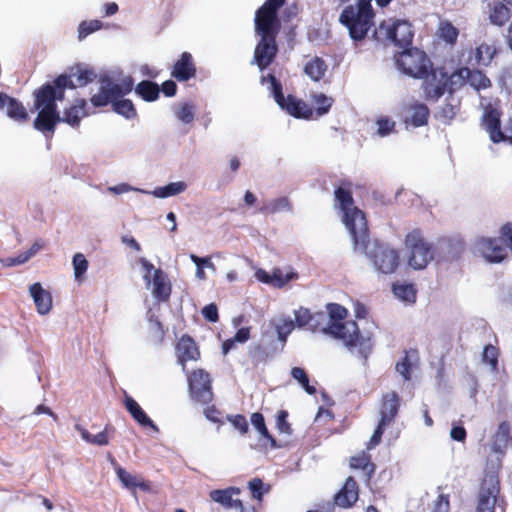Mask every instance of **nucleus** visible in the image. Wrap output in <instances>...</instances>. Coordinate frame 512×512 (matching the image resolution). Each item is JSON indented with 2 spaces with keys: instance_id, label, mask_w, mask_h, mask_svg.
<instances>
[{
  "instance_id": "nucleus-1",
  "label": "nucleus",
  "mask_w": 512,
  "mask_h": 512,
  "mask_svg": "<svg viewBox=\"0 0 512 512\" xmlns=\"http://www.w3.org/2000/svg\"><path fill=\"white\" fill-rule=\"evenodd\" d=\"M286 0H266L255 13V32L260 37L254 50V63L265 70L276 58L278 45L276 38L281 30L278 10Z\"/></svg>"
},
{
  "instance_id": "nucleus-2",
  "label": "nucleus",
  "mask_w": 512,
  "mask_h": 512,
  "mask_svg": "<svg viewBox=\"0 0 512 512\" xmlns=\"http://www.w3.org/2000/svg\"><path fill=\"white\" fill-rule=\"evenodd\" d=\"M69 84L65 77H56L34 91V107L39 110L33 122L36 130L52 137L57 124L61 123L56 101L64 100L66 86Z\"/></svg>"
},
{
  "instance_id": "nucleus-3",
  "label": "nucleus",
  "mask_w": 512,
  "mask_h": 512,
  "mask_svg": "<svg viewBox=\"0 0 512 512\" xmlns=\"http://www.w3.org/2000/svg\"><path fill=\"white\" fill-rule=\"evenodd\" d=\"M329 323L323 331L330 336L342 340L349 349L357 348L359 354L366 360L373 348L370 336H363L357 323L353 320L344 321L348 315L345 307L337 303L327 305Z\"/></svg>"
},
{
  "instance_id": "nucleus-4",
  "label": "nucleus",
  "mask_w": 512,
  "mask_h": 512,
  "mask_svg": "<svg viewBox=\"0 0 512 512\" xmlns=\"http://www.w3.org/2000/svg\"><path fill=\"white\" fill-rule=\"evenodd\" d=\"M134 88L132 76H125L120 83H115L109 76L100 78V88L97 94L90 98L91 104L96 107H105L112 104L113 111L126 119L136 117L137 111L133 102L129 99H119L129 94Z\"/></svg>"
},
{
  "instance_id": "nucleus-5",
  "label": "nucleus",
  "mask_w": 512,
  "mask_h": 512,
  "mask_svg": "<svg viewBox=\"0 0 512 512\" xmlns=\"http://www.w3.org/2000/svg\"><path fill=\"white\" fill-rule=\"evenodd\" d=\"M335 199L343 211V222L353 239L354 250L366 251L369 228L365 214L355 207L350 183H343L335 192Z\"/></svg>"
},
{
  "instance_id": "nucleus-6",
  "label": "nucleus",
  "mask_w": 512,
  "mask_h": 512,
  "mask_svg": "<svg viewBox=\"0 0 512 512\" xmlns=\"http://www.w3.org/2000/svg\"><path fill=\"white\" fill-rule=\"evenodd\" d=\"M372 0H356L347 5L339 16V22L347 28L350 38L355 42L364 40L374 25L375 12Z\"/></svg>"
},
{
  "instance_id": "nucleus-7",
  "label": "nucleus",
  "mask_w": 512,
  "mask_h": 512,
  "mask_svg": "<svg viewBox=\"0 0 512 512\" xmlns=\"http://www.w3.org/2000/svg\"><path fill=\"white\" fill-rule=\"evenodd\" d=\"M404 245L407 250L408 265L415 270L426 268L435 257L434 244L424 237L420 229L410 231L405 237Z\"/></svg>"
},
{
  "instance_id": "nucleus-8",
  "label": "nucleus",
  "mask_w": 512,
  "mask_h": 512,
  "mask_svg": "<svg viewBox=\"0 0 512 512\" xmlns=\"http://www.w3.org/2000/svg\"><path fill=\"white\" fill-rule=\"evenodd\" d=\"M373 37L384 44L407 48L412 44L414 31L412 24L407 20L388 19L375 28Z\"/></svg>"
},
{
  "instance_id": "nucleus-9",
  "label": "nucleus",
  "mask_w": 512,
  "mask_h": 512,
  "mask_svg": "<svg viewBox=\"0 0 512 512\" xmlns=\"http://www.w3.org/2000/svg\"><path fill=\"white\" fill-rule=\"evenodd\" d=\"M266 82L270 83V90L281 109L295 118L310 119L312 117L313 110L306 102L291 94L287 97L284 96L282 84L274 74L263 75L261 83L265 84Z\"/></svg>"
},
{
  "instance_id": "nucleus-10",
  "label": "nucleus",
  "mask_w": 512,
  "mask_h": 512,
  "mask_svg": "<svg viewBox=\"0 0 512 512\" xmlns=\"http://www.w3.org/2000/svg\"><path fill=\"white\" fill-rule=\"evenodd\" d=\"M398 68L413 78H423L431 70L432 62L427 54L416 47H407L395 56Z\"/></svg>"
},
{
  "instance_id": "nucleus-11",
  "label": "nucleus",
  "mask_w": 512,
  "mask_h": 512,
  "mask_svg": "<svg viewBox=\"0 0 512 512\" xmlns=\"http://www.w3.org/2000/svg\"><path fill=\"white\" fill-rule=\"evenodd\" d=\"M370 242L366 251L357 250L369 257L375 269L382 274H392L396 272L400 265V253L398 250L388 245L375 243L372 250H369Z\"/></svg>"
},
{
  "instance_id": "nucleus-12",
  "label": "nucleus",
  "mask_w": 512,
  "mask_h": 512,
  "mask_svg": "<svg viewBox=\"0 0 512 512\" xmlns=\"http://www.w3.org/2000/svg\"><path fill=\"white\" fill-rule=\"evenodd\" d=\"M140 264L145 270L143 278L146 284L152 283L153 285L154 298L159 302H167L172 292V286L166 273L160 268L154 269V265L145 258L140 259Z\"/></svg>"
},
{
  "instance_id": "nucleus-13",
  "label": "nucleus",
  "mask_w": 512,
  "mask_h": 512,
  "mask_svg": "<svg viewBox=\"0 0 512 512\" xmlns=\"http://www.w3.org/2000/svg\"><path fill=\"white\" fill-rule=\"evenodd\" d=\"M500 494V481L497 474L487 472L480 483L475 512H495Z\"/></svg>"
},
{
  "instance_id": "nucleus-14",
  "label": "nucleus",
  "mask_w": 512,
  "mask_h": 512,
  "mask_svg": "<svg viewBox=\"0 0 512 512\" xmlns=\"http://www.w3.org/2000/svg\"><path fill=\"white\" fill-rule=\"evenodd\" d=\"M188 388L191 398L201 404H209L213 400L212 380L204 369H195L188 374Z\"/></svg>"
},
{
  "instance_id": "nucleus-15",
  "label": "nucleus",
  "mask_w": 512,
  "mask_h": 512,
  "mask_svg": "<svg viewBox=\"0 0 512 512\" xmlns=\"http://www.w3.org/2000/svg\"><path fill=\"white\" fill-rule=\"evenodd\" d=\"M421 79L423 80L421 88L424 98L428 101L436 102L445 92H449V79L446 71L433 69L432 66L427 76Z\"/></svg>"
},
{
  "instance_id": "nucleus-16",
  "label": "nucleus",
  "mask_w": 512,
  "mask_h": 512,
  "mask_svg": "<svg viewBox=\"0 0 512 512\" xmlns=\"http://www.w3.org/2000/svg\"><path fill=\"white\" fill-rule=\"evenodd\" d=\"M475 244L479 253L490 263H501L507 258V248L499 238L480 237Z\"/></svg>"
},
{
  "instance_id": "nucleus-17",
  "label": "nucleus",
  "mask_w": 512,
  "mask_h": 512,
  "mask_svg": "<svg viewBox=\"0 0 512 512\" xmlns=\"http://www.w3.org/2000/svg\"><path fill=\"white\" fill-rule=\"evenodd\" d=\"M401 406V397L395 391H389L382 395L379 404V422L391 425L398 416Z\"/></svg>"
},
{
  "instance_id": "nucleus-18",
  "label": "nucleus",
  "mask_w": 512,
  "mask_h": 512,
  "mask_svg": "<svg viewBox=\"0 0 512 512\" xmlns=\"http://www.w3.org/2000/svg\"><path fill=\"white\" fill-rule=\"evenodd\" d=\"M405 116L403 122L405 125L413 127H422L428 124L430 110L428 106L419 101H414L403 107Z\"/></svg>"
},
{
  "instance_id": "nucleus-19",
  "label": "nucleus",
  "mask_w": 512,
  "mask_h": 512,
  "mask_svg": "<svg viewBox=\"0 0 512 512\" xmlns=\"http://www.w3.org/2000/svg\"><path fill=\"white\" fill-rule=\"evenodd\" d=\"M197 73L193 56L189 52H183L171 69V76L179 82H187L194 78Z\"/></svg>"
},
{
  "instance_id": "nucleus-20",
  "label": "nucleus",
  "mask_w": 512,
  "mask_h": 512,
  "mask_svg": "<svg viewBox=\"0 0 512 512\" xmlns=\"http://www.w3.org/2000/svg\"><path fill=\"white\" fill-rule=\"evenodd\" d=\"M175 350L178 363L181 364L184 371L188 361H197L200 358V351L195 340L187 334L181 336Z\"/></svg>"
},
{
  "instance_id": "nucleus-21",
  "label": "nucleus",
  "mask_w": 512,
  "mask_h": 512,
  "mask_svg": "<svg viewBox=\"0 0 512 512\" xmlns=\"http://www.w3.org/2000/svg\"><path fill=\"white\" fill-rule=\"evenodd\" d=\"M359 498V486L354 477L349 476L343 487L335 494L334 503L341 508H351Z\"/></svg>"
},
{
  "instance_id": "nucleus-22",
  "label": "nucleus",
  "mask_w": 512,
  "mask_h": 512,
  "mask_svg": "<svg viewBox=\"0 0 512 512\" xmlns=\"http://www.w3.org/2000/svg\"><path fill=\"white\" fill-rule=\"evenodd\" d=\"M482 126L489 133L493 143H500L505 139L501 130V112L498 109L489 108L484 112Z\"/></svg>"
},
{
  "instance_id": "nucleus-23",
  "label": "nucleus",
  "mask_w": 512,
  "mask_h": 512,
  "mask_svg": "<svg viewBox=\"0 0 512 512\" xmlns=\"http://www.w3.org/2000/svg\"><path fill=\"white\" fill-rule=\"evenodd\" d=\"M58 77H65L67 82L70 83L69 86H66V89H75L92 83L97 75L93 69L76 65L70 69L69 74H60Z\"/></svg>"
},
{
  "instance_id": "nucleus-24",
  "label": "nucleus",
  "mask_w": 512,
  "mask_h": 512,
  "mask_svg": "<svg viewBox=\"0 0 512 512\" xmlns=\"http://www.w3.org/2000/svg\"><path fill=\"white\" fill-rule=\"evenodd\" d=\"M111 463L115 466L116 474L122 485L128 489L135 490L139 488L141 491L150 492L151 484L149 481L144 480L142 477L132 475L127 472L124 468L117 464L115 458L109 453L108 454Z\"/></svg>"
},
{
  "instance_id": "nucleus-25",
  "label": "nucleus",
  "mask_w": 512,
  "mask_h": 512,
  "mask_svg": "<svg viewBox=\"0 0 512 512\" xmlns=\"http://www.w3.org/2000/svg\"><path fill=\"white\" fill-rule=\"evenodd\" d=\"M240 489L237 487H228L225 489H215L210 491L209 497L212 501L219 503L226 509L236 508L243 510V503L239 499H233L234 495H239Z\"/></svg>"
},
{
  "instance_id": "nucleus-26",
  "label": "nucleus",
  "mask_w": 512,
  "mask_h": 512,
  "mask_svg": "<svg viewBox=\"0 0 512 512\" xmlns=\"http://www.w3.org/2000/svg\"><path fill=\"white\" fill-rule=\"evenodd\" d=\"M7 105V115L9 118L25 123L29 120V115L24 105L16 98L10 97L0 91V109Z\"/></svg>"
},
{
  "instance_id": "nucleus-27",
  "label": "nucleus",
  "mask_w": 512,
  "mask_h": 512,
  "mask_svg": "<svg viewBox=\"0 0 512 512\" xmlns=\"http://www.w3.org/2000/svg\"><path fill=\"white\" fill-rule=\"evenodd\" d=\"M86 106L87 101L85 99H76L73 105L64 110L63 116H60L61 122L70 125L72 128H78L81 120L89 116Z\"/></svg>"
},
{
  "instance_id": "nucleus-28",
  "label": "nucleus",
  "mask_w": 512,
  "mask_h": 512,
  "mask_svg": "<svg viewBox=\"0 0 512 512\" xmlns=\"http://www.w3.org/2000/svg\"><path fill=\"white\" fill-rule=\"evenodd\" d=\"M31 297L35 303L37 312L45 315L52 309V296L50 292L43 289L40 283H34L29 288Z\"/></svg>"
},
{
  "instance_id": "nucleus-29",
  "label": "nucleus",
  "mask_w": 512,
  "mask_h": 512,
  "mask_svg": "<svg viewBox=\"0 0 512 512\" xmlns=\"http://www.w3.org/2000/svg\"><path fill=\"white\" fill-rule=\"evenodd\" d=\"M124 405L126 410L139 425L143 427H150L153 430L158 431V427L155 423L131 396H125Z\"/></svg>"
},
{
  "instance_id": "nucleus-30",
  "label": "nucleus",
  "mask_w": 512,
  "mask_h": 512,
  "mask_svg": "<svg viewBox=\"0 0 512 512\" xmlns=\"http://www.w3.org/2000/svg\"><path fill=\"white\" fill-rule=\"evenodd\" d=\"M461 102L453 94H449L444 104L437 111L436 117L444 124L449 125L460 111Z\"/></svg>"
},
{
  "instance_id": "nucleus-31",
  "label": "nucleus",
  "mask_w": 512,
  "mask_h": 512,
  "mask_svg": "<svg viewBox=\"0 0 512 512\" xmlns=\"http://www.w3.org/2000/svg\"><path fill=\"white\" fill-rule=\"evenodd\" d=\"M510 441H512L511 425L508 421H502L494 434L493 450L495 452L504 453L508 449Z\"/></svg>"
},
{
  "instance_id": "nucleus-32",
  "label": "nucleus",
  "mask_w": 512,
  "mask_h": 512,
  "mask_svg": "<svg viewBox=\"0 0 512 512\" xmlns=\"http://www.w3.org/2000/svg\"><path fill=\"white\" fill-rule=\"evenodd\" d=\"M352 469L362 470L369 481L375 473L376 465L371 460V455L365 451H361L352 456L349 461Z\"/></svg>"
},
{
  "instance_id": "nucleus-33",
  "label": "nucleus",
  "mask_w": 512,
  "mask_h": 512,
  "mask_svg": "<svg viewBox=\"0 0 512 512\" xmlns=\"http://www.w3.org/2000/svg\"><path fill=\"white\" fill-rule=\"evenodd\" d=\"M75 429L80 433L83 440L87 443L97 446H105L109 444V433L114 431V428L106 425L105 428L99 433L93 435L87 429L80 425H75Z\"/></svg>"
},
{
  "instance_id": "nucleus-34",
  "label": "nucleus",
  "mask_w": 512,
  "mask_h": 512,
  "mask_svg": "<svg viewBox=\"0 0 512 512\" xmlns=\"http://www.w3.org/2000/svg\"><path fill=\"white\" fill-rule=\"evenodd\" d=\"M511 16L509 6L503 0L496 1L490 9L489 20L493 25L502 27L510 20Z\"/></svg>"
},
{
  "instance_id": "nucleus-35",
  "label": "nucleus",
  "mask_w": 512,
  "mask_h": 512,
  "mask_svg": "<svg viewBox=\"0 0 512 512\" xmlns=\"http://www.w3.org/2000/svg\"><path fill=\"white\" fill-rule=\"evenodd\" d=\"M463 73L469 77L468 84L477 92L492 87V81L482 70L469 68L462 70L460 75Z\"/></svg>"
},
{
  "instance_id": "nucleus-36",
  "label": "nucleus",
  "mask_w": 512,
  "mask_h": 512,
  "mask_svg": "<svg viewBox=\"0 0 512 512\" xmlns=\"http://www.w3.org/2000/svg\"><path fill=\"white\" fill-rule=\"evenodd\" d=\"M392 292L394 296L406 303L413 304L417 298V288L413 283L394 282L392 284Z\"/></svg>"
},
{
  "instance_id": "nucleus-37",
  "label": "nucleus",
  "mask_w": 512,
  "mask_h": 512,
  "mask_svg": "<svg viewBox=\"0 0 512 512\" xmlns=\"http://www.w3.org/2000/svg\"><path fill=\"white\" fill-rule=\"evenodd\" d=\"M436 34L446 45L454 46L458 40L459 29L449 20H442L439 22Z\"/></svg>"
},
{
  "instance_id": "nucleus-38",
  "label": "nucleus",
  "mask_w": 512,
  "mask_h": 512,
  "mask_svg": "<svg viewBox=\"0 0 512 512\" xmlns=\"http://www.w3.org/2000/svg\"><path fill=\"white\" fill-rule=\"evenodd\" d=\"M327 68L326 62L322 58L315 56L305 64L304 73L311 80L318 82L324 77Z\"/></svg>"
},
{
  "instance_id": "nucleus-39",
  "label": "nucleus",
  "mask_w": 512,
  "mask_h": 512,
  "mask_svg": "<svg viewBox=\"0 0 512 512\" xmlns=\"http://www.w3.org/2000/svg\"><path fill=\"white\" fill-rule=\"evenodd\" d=\"M135 93L144 101L152 102L158 99L160 87L153 81L143 80L136 85Z\"/></svg>"
},
{
  "instance_id": "nucleus-40",
  "label": "nucleus",
  "mask_w": 512,
  "mask_h": 512,
  "mask_svg": "<svg viewBox=\"0 0 512 512\" xmlns=\"http://www.w3.org/2000/svg\"><path fill=\"white\" fill-rule=\"evenodd\" d=\"M497 52V48L492 44H480L475 49L476 63L484 67L490 66Z\"/></svg>"
},
{
  "instance_id": "nucleus-41",
  "label": "nucleus",
  "mask_w": 512,
  "mask_h": 512,
  "mask_svg": "<svg viewBox=\"0 0 512 512\" xmlns=\"http://www.w3.org/2000/svg\"><path fill=\"white\" fill-rule=\"evenodd\" d=\"M500 356V350L498 347L487 344L484 346L482 353V361L490 366L493 372L498 371V359Z\"/></svg>"
},
{
  "instance_id": "nucleus-42",
  "label": "nucleus",
  "mask_w": 512,
  "mask_h": 512,
  "mask_svg": "<svg viewBox=\"0 0 512 512\" xmlns=\"http://www.w3.org/2000/svg\"><path fill=\"white\" fill-rule=\"evenodd\" d=\"M186 189V184L184 182H173L169 183L166 186L158 187L154 190V195L158 198H166L170 196L177 195L183 192Z\"/></svg>"
},
{
  "instance_id": "nucleus-43",
  "label": "nucleus",
  "mask_w": 512,
  "mask_h": 512,
  "mask_svg": "<svg viewBox=\"0 0 512 512\" xmlns=\"http://www.w3.org/2000/svg\"><path fill=\"white\" fill-rule=\"evenodd\" d=\"M469 69L468 67H460L456 69L451 75L448 74L449 79V94H453L456 89L462 88L464 85L468 84L469 77H466L465 73L460 75L462 70Z\"/></svg>"
},
{
  "instance_id": "nucleus-44",
  "label": "nucleus",
  "mask_w": 512,
  "mask_h": 512,
  "mask_svg": "<svg viewBox=\"0 0 512 512\" xmlns=\"http://www.w3.org/2000/svg\"><path fill=\"white\" fill-rule=\"evenodd\" d=\"M103 23L100 20L94 19L89 21H82L78 26V39L82 41L90 34L100 30Z\"/></svg>"
},
{
  "instance_id": "nucleus-45",
  "label": "nucleus",
  "mask_w": 512,
  "mask_h": 512,
  "mask_svg": "<svg viewBox=\"0 0 512 512\" xmlns=\"http://www.w3.org/2000/svg\"><path fill=\"white\" fill-rule=\"evenodd\" d=\"M294 327L295 323L290 317L280 318L279 322L275 325L278 339L281 342H286L287 337L294 330Z\"/></svg>"
},
{
  "instance_id": "nucleus-46",
  "label": "nucleus",
  "mask_w": 512,
  "mask_h": 512,
  "mask_svg": "<svg viewBox=\"0 0 512 512\" xmlns=\"http://www.w3.org/2000/svg\"><path fill=\"white\" fill-rule=\"evenodd\" d=\"M291 376L299 382L303 389L310 395L316 393V388L309 383V377L306 371L300 367H293L291 370Z\"/></svg>"
},
{
  "instance_id": "nucleus-47",
  "label": "nucleus",
  "mask_w": 512,
  "mask_h": 512,
  "mask_svg": "<svg viewBox=\"0 0 512 512\" xmlns=\"http://www.w3.org/2000/svg\"><path fill=\"white\" fill-rule=\"evenodd\" d=\"M312 100L316 105V112L318 115H324L328 113L333 104V99L331 97L326 96L323 93H317L312 95Z\"/></svg>"
},
{
  "instance_id": "nucleus-48",
  "label": "nucleus",
  "mask_w": 512,
  "mask_h": 512,
  "mask_svg": "<svg viewBox=\"0 0 512 512\" xmlns=\"http://www.w3.org/2000/svg\"><path fill=\"white\" fill-rule=\"evenodd\" d=\"M316 315H313L308 309L300 308L295 311V322L298 327H310L314 328L315 324L313 323Z\"/></svg>"
},
{
  "instance_id": "nucleus-49",
  "label": "nucleus",
  "mask_w": 512,
  "mask_h": 512,
  "mask_svg": "<svg viewBox=\"0 0 512 512\" xmlns=\"http://www.w3.org/2000/svg\"><path fill=\"white\" fill-rule=\"evenodd\" d=\"M377 135L385 137L395 131L396 123L390 117L381 116L376 120Z\"/></svg>"
},
{
  "instance_id": "nucleus-50",
  "label": "nucleus",
  "mask_w": 512,
  "mask_h": 512,
  "mask_svg": "<svg viewBox=\"0 0 512 512\" xmlns=\"http://www.w3.org/2000/svg\"><path fill=\"white\" fill-rule=\"evenodd\" d=\"M73 268L76 280H80L88 269V261L82 253L73 256Z\"/></svg>"
},
{
  "instance_id": "nucleus-51",
  "label": "nucleus",
  "mask_w": 512,
  "mask_h": 512,
  "mask_svg": "<svg viewBox=\"0 0 512 512\" xmlns=\"http://www.w3.org/2000/svg\"><path fill=\"white\" fill-rule=\"evenodd\" d=\"M395 369L405 381L411 380L412 363L407 351H405V356L401 359V361L396 363Z\"/></svg>"
},
{
  "instance_id": "nucleus-52",
  "label": "nucleus",
  "mask_w": 512,
  "mask_h": 512,
  "mask_svg": "<svg viewBox=\"0 0 512 512\" xmlns=\"http://www.w3.org/2000/svg\"><path fill=\"white\" fill-rule=\"evenodd\" d=\"M276 428L279 433L290 435L292 428L288 422V412L286 410H279L276 415Z\"/></svg>"
},
{
  "instance_id": "nucleus-53",
  "label": "nucleus",
  "mask_w": 512,
  "mask_h": 512,
  "mask_svg": "<svg viewBox=\"0 0 512 512\" xmlns=\"http://www.w3.org/2000/svg\"><path fill=\"white\" fill-rule=\"evenodd\" d=\"M255 276L259 281L266 283V284H274V285L282 286L285 283V281L282 280L280 273H279V275L276 273H273V275H269L263 269H258L255 272Z\"/></svg>"
},
{
  "instance_id": "nucleus-54",
  "label": "nucleus",
  "mask_w": 512,
  "mask_h": 512,
  "mask_svg": "<svg viewBox=\"0 0 512 512\" xmlns=\"http://www.w3.org/2000/svg\"><path fill=\"white\" fill-rule=\"evenodd\" d=\"M388 426L389 425L382 424L381 422H378L376 429L374 430L370 440L368 441V443L366 445L368 450L373 449L381 442L382 436Z\"/></svg>"
},
{
  "instance_id": "nucleus-55",
  "label": "nucleus",
  "mask_w": 512,
  "mask_h": 512,
  "mask_svg": "<svg viewBox=\"0 0 512 512\" xmlns=\"http://www.w3.org/2000/svg\"><path fill=\"white\" fill-rule=\"evenodd\" d=\"M177 118L185 124H190L194 120L193 106L190 104H183L176 113Z\"/></svg>"
},
{
  "instance_id": "nucleus-56",
  "label": "nucleus",
  "mask_w": 512,
  "mask_h": 512,
  "mask_svg": "<svg viewBox=\"0 0 512 512\" xmlns=\"http://www.w3.org/2000/svg\"><path fill=\"white\" fill-rule=\"evenodd\" d=\"M250 357L256 364L265 362L268 358V352L264 346L257 344L250 349Z\"/></svg>"
},
{
  "instance_id": "nucleus-57",
  "label": "nucleus",
  "mask_w": 512,
  "mask_h": 512,
  "mask_svg": "<svg viewBox=\"0 0 512 512\" xmlns=\"http://www.w3.org/2000/svg\"><path fill=\"white\" fill-rule=\"evenodd\" d=\"M501 242H505V247L512 251V223L504 224L499 231Z\"/></svg>"
},
{
  "instance_id": "nucleus-58",
  "label": "nucleus",
  "mask_w": 512,
  "mask_h": 512,
  "mask_svg": "<svg viewBox=\"0 0 512 512\" xmlns=\"http://www.w3.org/2000/svg\"><path fill=\"white\" fill-rule=\"evenodd\" d=\"M228 420L232 423L235 429L239 430L242 434L248 432L249 426L247 419L244 415L237 414L234 416L228 417Z\"/></svg>"
},
{
  "instance_id": "nucleus-59",
  "label": "nucleus",
  "mask_w": 512,
  "mask_h": 512,
  "mask_svg": "<svg viewBox=\"0 0 512 512\" xmlns=\"http://www.w3.org/2000/svg\"><path fill=\"white\" fill-rule=\"evenodd\" d=\"M248 486L251 490L252 497L257 500H262L264 494L262 480L260 478H254L249 481Z\"/></svg>"
},
{
  "instance_id": "nucleus-60",
  "label": "nucleus",
  "mask_w": 512,
  "mask_h": 512,
  "mask_svg": "<svg viewBox=\"0 0 512 512\" xmlns=\"http://www.w3.org/2000/svg\"><path fill=\"white\" fill-rule=\"evenodd\" d=\"M202 315L209 322H217L219 320L217 305L214 303L206 305L202 309Z\"/></svg>"
},
{
  "instance_id": "nucleus-61",
  "label": "nucleus",
  "mask_w": 512,
  "mask_h": 512,
  "mask_svg": "<svg viewBox=\"0 0 512 512\" xmlns=\"http://www.w3.org/2000/svg\"><path fill=\"white\" fill-rule=\"evenodd\" d=\"M450 503L449 496L445 494H441L438 496L436 502L434 503L433 509L431 512H449Z\"/></svg>"
},
{
  "instance_id": "nucleus-62",
  "label": "nucleus",
  "mask_w": 512,
  "mask_h": 512,
  "mask_svg": "<svg viewBox=\"0 0 512 512\" xmlns=\"http://www.w3.org/2000/svg\"><path fill=\"white\" fill-rule=\"evenodd\" d=\"M204 414H205V417L208 420H210L211 422H214V423H221L222 422L221 419H220L221 412L214 405L208 406L204 410Z\"/></svg>"
},
{
  "instance_id": "nucleus-63",
  "label": "nucleus",
  "mask_w": 512,
  "mask_h": 512,
  "mask_svg": "<svg viewBox=\"0 0 512 512\" xmlns=\"http://www.w3.org/2000/svg\"><path fill=\"white\" fill-rule=\"evenodd\" d=\"M149 322L151 330L156 335V337L161 340L164 336V329L162 323L159 321L157 317H151L149 319Z\"/></svg>"
},
{
  "instance_id": "nucleus-64",
  "label": "nucleus",
  "mask_w": 512,
  "mask_h": 512,
  "mask_svg": "<svg viewBox=\"0 0 512 512\" xmlns=\"http://www.w3.org/2000/svg\"><path fill=\"white\" fill-rule=\"evenodd\" d=\"M161 90L167 97H173L177 92V85L173 80H166L161 85Z\"/></svg>"
}]
</instances>
